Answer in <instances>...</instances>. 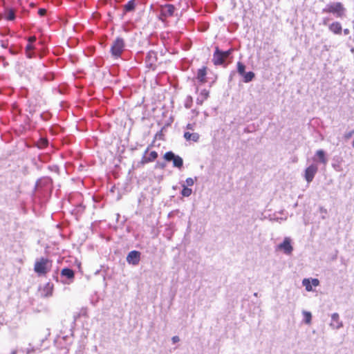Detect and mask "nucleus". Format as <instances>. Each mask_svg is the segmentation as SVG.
<instances>
[{"label": "nucleus", "instance_id": "obj_1", "mask_svg": "<svg viewBox=\"0 0 354 354\" xmlns=\"http://www.w3.org/2000/svg\"><path fill=\"white\" fill-rule=\"evenodd\" d=\"M51 267V261L47 258L41 257L35 261L34 271L39 276H44L50 270Z\"/></svg>", "mask_w": 354, "mask_h": 354}, {"label": "nucleus", "instance_id": "obj_2", "mask_svg": "<svg viewBox=\"0 0 354 354\" xmlns=\"http://www.w3.org/2000/svg\"><path fill=\"white\" fill-rule=\"evenodd\" d=\"M176 8L172 4L161 5L157 9L158 19L163 23L167 21V18L174 16Z\"/></svg>", "mask_w": 354, "mask_h": 354}, {"label": "nucleus", "instance_id": "obj_3", "mask_svg": "<svg viewBox=\"0 0 354 354\" xmlns=\"http://www.w3.org/2000/svg\"><path fill=\"white\" fill-rule=\"evenodd\" d=\"M323 13H332L337 18H342L345 15V8L341 3H333L326 6L322 9Z\"/></svg>", "mask_w": 354, "mask_h": 354}, {"label": "nucleus", "instance_id": "obj_4", "mask_svg": "<svg viewBox=\"0 0 354 354\" xmlns=\"http://www.w3.org/2000/svg\"><path fill=\"white\" fill-rule=\"evenodd\" d=\"M124 41L121 37H117L111 47V53L115 58L120 57L124 50Z\"/></svg>", "mask_w": 354, "mask_h": 354}, {"label": "nucleus", "instance_id": "obj_5", "mask_svg": "<svg viewBox=\"0 0 354 354\" xmlns=\"http://www.w3.org/2000/svg\"><path fill=\"white\" fill-rule=\"evenodd\" d=\"M163 158L167 162H172L173 166L174 167H176L179 169H182L183 166V158L180 156L176 155L171 151L166 152Z\"/></svg>", "mask_w": 354, "mask_h": 354}, {"label": "nucleus", "instance_id": "obj_6", "mask_svg": "<svg viewBox=\"0 0 354 354\" xmlns=\"http://www.w3.org/2000/svg\"><path fill=\"white\" fill-rule=\"evenodd\" d=\"M276 250H280L286 255H290L293 251L292 239L290 237H285L283 242L276 246Z\"/></svg>", "mask_w": 354, "mask_h": 354}, {"label": "nucleus", "instance_id": "obj_7", "mask_svg": "<svg viewBox=\"0 0 354 354\" xmlns=\"http://www.w3.org/2000/svg\"><path fill=\"white\" fill-rule=\"evenodd\" d=\"M318 171V167L315 164H311L305 169L304 178L308 183L313 181L315 174Z\"/></svg>", "mask_w": 354, "mask_h": 354}, {"label": "nucleus", "instance_id": "obj_8", "mask_svg": "<svg viewBox=\"0 0 354 354\" xmlns=\"http://www.w3.org/2000/svg\"><path fill=\"white\" fill-rule=\"evenodd\" d=\"M149 150V147H148L146 149V150L145 151L144 154H143L142 159H141L140 162H139V164L144 165L148 162L154 161L157 158L158 153L155 151H151L149 153V156L147 157V153H148Z\"/></svg>", "mask_w": 354, "mask_h": 354}, {"label": "nucleus", "instance_id": "obj_9", "mask_svg": "<svg viewBox=\"0 0 354 354\" xmlns=\"http://www.w3.org/2000/svg\"><path fill=\"white\" fill-rule=\"evenodd\" d=\"M140 255L141 253L139 251H131L127 257V261L129 264L137 266L140 261Z\"/></svg>", "mask_w": 354, "mask_h": 354}, {"label": "nucleus", "instance_id": "obj_10", "mask_svg": "<svg viewBox=\"0 0 354 354\" xmlns=\"http://www.w3.org/2000/svg\"><path fill=\"white\" fill-rule=\"evenodd\" d=\"M157 61L156 53L154 51H149L145 58V64L147 68L155 70Z\"/></svg>", "mask_w": 354, "mask_h": 354}, {"label": "nucleus", "instance_id": "obj_11", "mask_svg": "<svg viewBox=\"0 0 354 354\" xmlns=\"http://www.w3.org/2000/svg\"><path fill=\"white\" fill-rule=\"evenodd\" d=\"M61 276L62 277H66L68 281H62L63 283L70 284L71 282H73L74 277H75V273L74 271L68 268H65L62 270L61 271Z\"/></svg>", "mask_w": 354, "mask_h": 354}, {"label": "nucleus", "instance_id": "obj_12", "mask_svg": "<svg viewBox=\"0 0 354 354\" xmlns=\"http://www.w3.org/2000/svg\"><path fill=\"white\" fill-rule=\"evenodd\" d=\"M225 60V59L222 55V50H221L218 47L216 46L213 54L212 62L214 65L218 66L224 64Z\"/></svg>", "mask_w": 354, "mask_h": 354}, {"label": "nucleus", "instance_id": "obj_13", "mask_svg": "<svg viewBox=\"0 0 354 354\" xmlns=\"http://www.w3.org/2000/svg\"><path fill=\"white\" fill-rule=\"evenodd\" d=\"M54 286L52 283H46L44 287L40 289V294L42 297H48L52 296Z\"/></svg>", "mask_w": 354, "mask_h": 354}, {"label": "nucleus", "instance_id": "obj_14", "mask_svg": "<svg viewBox=\"0 0 354 354\" xmlns=\"http://www.w3.org/2000/svg\"><path fill=\"white\" fill-rule=\"evenodd\" d=\"M330 326L334 329H339L343 326L342 322L339 319L338 313H334L331 315Z\"/></svg>", "mask_w": 354, "mask_h": 354}, {"label": "nucleus", "instance_id": "obj_15", "mask_svg": "<svg viewBox=\"0 0 354 354\" xmlns=\"http://www.w3.org/2000/svg\"><path fill=\"white\" fill-rule=\"evenodd\" d=\"M314 161H318L324 165H326L328 162V159L326 156L325 151L322 149L317 150L315 153Z\"/></svg>", "mask_w": 354, "mask_h": 354}, {"label": "nucleus", "instance_id": "obj_16", "mask_svg": "<svg viewBox=\"0 0 354 354\" xmlns=\"http://www.w3.org/2000/svg\"><path fill=\"white\" fill-rule=\"evenodd\" d=\"M51 186V179L48 177H44L39 179L36 183V189L46 187L49 189Z\"/></svg>", "mask_w": 354, "mask_h": 354}, {"label": "nucleus", "instance_id": "obj_17", "mask_svg": "<svg viewBox=\"0 0 354 354\" xmlns=\"http://www.w3.org/2000/svg\"><path fill=\"white\" fill-rule=\"evenodd\" d=\"M207 68L203 66L201 68H199L197 71L196 79L198 82L201 84H204L207 82L206 75H207Z\"/></svg>", "mask_w": 354, "mask_h": 354}, {"label": "nucleus", "instance_id": "obj_18", "mask_svg": "<svg viewBox=\"0 0 354 354\" xmlns=\"http://www.w3.org/2000/svg\"><path fill=\"white\" fill-rule=\"evenodd\" d=\"M209 97V91L206 89H203L201 91L199 95L196 98V104L198 105H202L203 102Z\"/></svg>", "mask_w": 354, "mask_h": 354}, {"label": "nucleus", "instance_id": "obj_19", "mask_svg": "<svg viewBox=\"0 0 354 354\" xmlns=\"http://www.w3.org/2000/svg\"><path fill=\"white\" fill-rule=\"evenodd\" d=\"M328 28L332 32L336 35L341 34L342 30V25L339 22L332 23L329 25Z\"/></svg>", "mask_w": 354, "mask_h": 354}, {"label": "nucleus", "instance_id": "obj_20", "mask_svg": "<svg viewBox=\"0 0 354 354\" xmlns=\"http://www.w3.org/2000/svg\"><path fill=\"white\" fill-rule=\"evenodd\" d=\"M183 136L186 140L195 142H197L200 138V136L198 133L185 132Z\"/></svg>", "mask_w": 354, "mask_h": 354}, {"label": "nucleus", "instance_id": "obj_21", "mask_svg": "<svg viewBox=\"0 0 354 354\" xmlns=\"http://www.w3.org/2000/svg\"><path fill=\"white\" fill-rule=\"evenodd\" d=\"M136 6V3L135 0H130L124 6H123V10L124 14L129 12H133L135 10Z\"/></svg>", "mask_w": 354, "mask_h": 354}, {"label": "nucleus", "instance_id": "obj_22", "mask_svg": "<svg viewBox=\"0 0 354 354\" xmlns=\"http://www.w3.org/2000/svg\"><path fill=\"white\" fill-rule=\"evenodd\" d=\"M342 159L339 157H335L333 159L332 167L337 171H341L342 170Z\"/></svg>", "mask_w": 354, "mask_h": 354}, {"label": "nucleus", "instance_id": "obj_23", "mask_svg": "<svg viewBox=\"0 0 354 354\" xmlns=\"http://www.w3.org/2000/svg\"><path fill=\"white\" fill-rule=\"evenodd\" d=\"M242 76L243 77V81L245 83H248L254 79L255 75L252 71H249L248 73H244V75Z\"/></svg>", "mask_w": 354, "mask_h": 354}, {"label": "nucleus", "instance_id": "obj_24", "mask_svg": "<svg viewBox=\"0 0 354 354\" xmlns=\"http://www.w3.org/2000/svg\"><path fill=\"white\" fill-rule=\"evenodd\" d=\"M182 187L181 195L184 197H189L192 194V189L187 187L185 185H183Z\"/></svg>", "mask_w": 354, "mask_h": 354}, {"label": "nucleus", "instance_id": "obj_25", "mask_svg": "<svg viewBox=\"0 0 354 354\" xmlns=\"http://www.w3.org/2000/svg\"><path fill=\"white\" fill-rule=\"evenodd\" d=\"M84 209L85 206L82 203H79L78 205H75V208L73 209V214H82L84 211Z\"/></svg>", "mask_w": 354, "mask_h": 354}, {"label": "nucleus", "instance_id": "obj_26", "mask_svg": "<svg viewBox=\"0 0 354 354\" xmlns=\"http://www.w3.org/2000/svg\"><path fill=\"white\" fill-rule=\"evenodd\" d=\"M269 219L271 221L280 223L281 221H286L287 219V216L286 215L284 217H279L277 216V213H274V214L269 216Z\"/></svg>", "mask_w": 354, "mask_h": 354}, {"label": "nucleus", "instance_id": "obj_27", "mask_svg": "<svg viewBox=\"0 0 354 354\" xmlns=\"http://www.w3.org/2000/svg\"><path fill=\"white\" fill-rule=\"evenodd\" d=\"M303 315L304 318V322L307 324H310L311 323L312 315L310 312L303 311Z\"/></svg>", "mask_w": 354, "mask_h": 354}, {"label": "nucleus", "instance_id": "obj_28", "mask_svg": "<svg viewBox=\"0 0 354 354\" xmlns=\"http://www.w3.org/2000/svg\"><path fill=\"white\" fill-rule=\"evenodd\" d=\"M302 285L305 287L307 291H311L313 290L312 285L309 279H304L302 281Z\"/></svg>", "mask_w": 354, "mask_h": 354}, {"label": "nucleus", "instance_id": "obj_29", "mask_svg": "<svg viewBox=\"0 0 354 354\" xmlns=\"http://www.w3.org/2000/svg\"><path fill=\"white\" fill-rule=\"evenodd\" d=\"M245 69V66L241 62H237V72L239 75H243Z\"/></svg>", "mask_w": 354, "mask_h": 354}, {"label": "nucleus", "instance_id": "obj_30", "mask_svg": "<svg viewBox=\"0 0 354 354\" xmlns=\"http://www.w3.org/2000/svg\"><path fill=\"white\" fill-rule=\"evenodd\" d=\"M7 20L12 21L15 19V12L13 10L10 9L8 11L6 17Z\"/></svg>", "mask_w": 354, "mask_h": 354}, {"label": "nucleus", "instance_id": "obj_31", "mask_svg": "<svg viewBox=\"0 0 354 354\" xmlns=\"http://www.w3.org/2000/svg\"><path fill=\"white\" fill-rule=\"evenodd\" d=\"M195 180H196V177L195 178H187L185 180L186 186H192L194 185Z\"/></svg>", "mask_w": 354, "mask_h": 354}, {"label": "nucleus", "instance_id": "obj_32", "mask_svg": "<svg viewBox=\"0 0 354 354\" xmlns=\"http://www.w3.org/2000/svg\"><path fill=\"white\" fill-rule=\"evenodd\" d=\"M48 140L46 139H41L40 142L39 143V147L44 148L48 145Z\"/></svg>", "mask_w": 354, "mask_h": 354}, {"label": "nucleus", "instance_id": "obj_33", "mask_svg": "<svg viewBox=\"0 0 354 354\" xmlns=\"http://www.w3.org/2000/svg\"><path fill=\"white\" fill-rule=\"evenodd\" d=\"M232 49H229L225 51L222 50V55H223V57L225 58V59H227L230 55V54L232 53Z\"/></svg>", "mask_w": 354, "mask_h": 354}, {"label": "nucleus", "instance_id": "obj_34", "mask_svg": "<svg viewBox=\"0 0 354 354\" xmlns=\"http://www.w3.org/2000/svg\"><path fill=\"white\" fill-rule=\"evenodd\" d=\"M310 283L312 286L317 287L319 284V281L317 279H313Z\"/></svg>", "mask_w": 354, "mask_h": 354}, {"label": "nucleus", "instance_id": "obj_35", "mask_svg": "<svg viewBox=\"0 0 354 354\" xmlns=\"http://www.w3.org/2000/svg\"><path fill=\"white\" fill-rule=\"evenodd\" d=\"M46 13V10L44 9V8H40L38 10V14L40 15V16H44Z\"/></svg>", "mask_w": 354, "mask_h": 354}, {"label": "nucleus", "instance_id": "obj_36", "mask_svg": "<svg viewBox=\"0 0 354 354\" xmlns=\"http://www.w3.org/2000/svg\"><path fill=\"white\" fill-rule=\"evenodd\" d=\"M171 341L174 344L175 343H177L180 341V338L178 336H174L172 338H171Z\"/></svg>", "mask_w": 354, "mask_h": 354}, {"label": "nucleus", "instance_id": "obj_37", "mask_svg": "<svg viewBox=\"0 0 354 354\" xmlns=\"http://www.w3.org/2000/svg\"><path fill=\"white\" fill-rule=\"evenodd\" d=\"M353 135H354V130L347 133L346 135H345V138L346 139H348L350 138Z\"/></svg>", "mask_w": 354, "mask_h": 354}, {"label": "nucleus", "instance_id": "obj_38", "mask_svg": "<svg viewBox=\"0 0 354 354\" xmlns=\"http://www.w3.org/2000/svg\"><path fill=\"white\" fill-rule=\"evenodd\" d=\"M35 40H36L35 37H30L28 38L29 44L33 43L34 41H35Z\"/></svg>", "mask_w": 354, "mask_h": 354}, {"label": "nucleus", "instance_id": "obj_39", "mask_svg": "<svg viewBox=\"0 0 354 354\" xmlns=\"http://www.w3.org/2000/svg\"><path fill=\"white\" fill-rule=\"evenodd\" d=\"M319 211H320V212H322V213H324V214H326V213H327V210H326L325 208L322 207H321L319 208Z\"/></svg>", "mask_w": 354, "mask_h": 354}, {"label": "nucleus", "instance_id": "obj_40", "mask_svg": "<svg viewBox=\"0 0 354 354\" xmlns=\"http://www.w3.org/2000/svg\"><path fill=\"white\" fill-rule=\"evenodd\" d=\"M328 21H329L328 18H324L323 19V24L324 25H327Z\"/></svg>", "mask_w": 354, "mask_h": 354}, {"label": "nucleus", "instance_id": "obj_41", "mask_svg": "<svg viewBox=\"0 0 354 354\" xmlns=\"http://www.w3.org/2000/svg\"><path fill=\"white\" fill-rule=\"evenodd\" d=\"M32 48V46L31 45V44H28V45L26 46V50H31Z\"/></svg>", "mask_w": 354, "mask_h": 354}, {"label": "nucleus", "instance_id": "obj_42", "mask_svg": "<svg viewBox=\"0 0 354 354\" xmlns=\"http://www.w3.org/2000/svg\"><path fill=\"white\" fill-rule=\"evenodd\" d=\"M187 129L192 130L193 129V125L192 124H188L187 125Z\"/></svg>", "mask_w": 354, "mask_h": 354}, {"label": "nucleus", "instance_id": "obj_43", "mask_svg": "<svg viewBox=\"0 0 354 354\" xmlns=\"http://www.w3.org/2000/svg\"><path fill=\"white\" fill-rule=\"evenodd\" d=\"M158 165L162 169L165 168V163H158Z\"/></svg>", "mask_w": 354, "mask_h": 354}, {"label": "nucleus", "instance_id": "obj_44", "mask_svg": "<svg viewBox=\"0 0 354 354\" xmlns=\"http://www.w3.org/2000/svg\"><path fill=\"white\" fill-rule=\"evenodd\" d=\"M1 46H2L3 48H7L8 44H6L4 41H3V42H2V44H1Z\"/></svg>", "mask_w": 354, "mask_h": 354}, {"label": "nucleus", "instance_id": "obj_45", "mask_svg": "<svg viewBox=\"0 0 354 354\" xmlns=\"http://www.w3.org/2000/svg\"><path fill=\"white\" fill-rule=\"evenodd\" d=\"M344 32L345 35H347L349 32V30L348 29H344Z\"/></svg>", "mask_w": 354, "mask_h": 354}, {"label": "nucleus", "instance_id": "obj_46", "mask_svg": "<svg viewBox=\"0 0 354 354\" xmlns=\"http://www.w3.org/2000/svg\"><path fill=\"white\" fill-rule=\"evenodd\" d=\"M278 213L280 214H284V210H281V211L279 212Z\"/></svg>", "mask_w": 354, "mask_h": 354}, {"label": "nucleus", "instance_id": "obj_47", "mask_svg": "<svg viewBox=\"0 0 354 354\" xmlns=\"http://www.w3.org/2000/svg\"><path fill=\"white\" fill-rule=\"evenodd\" d=\"M17 351H12L10 354H16Z\"/></svg>", "mask_w": 354, "mask_h": 354}, {"label": "nucleus", "instance_id": "obj_48", "mask_svg": "<svg viewBox=\"0 0 354 354\" xmlns=\"http://www.w3.org/2000/svg\"><path fill=\"white\" fill-rule=\"evenodd\" d=\"M233 73H231V75H230V80H232V74H233Z\"/></svg>", "mask_w": 354, "mask_h": 354}, {"label": "nucleus", "instance_id": "obj_49", "mask_svg": "<svg viewBox=\"0 0 354 354\" xmlns=\"http://www.w3.org/2000/svg\"><path fill=\"white\" fill-rule=\"evenodd\" d=\"M352 146L354 147V140H353V142L352 143Z\"/></svg>", "mask_w": 354, "mask_h": 354}]
</instances>
